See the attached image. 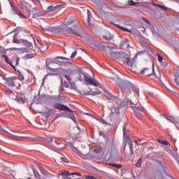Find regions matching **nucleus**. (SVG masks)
<instances>
[{
  "instance_id": "56",
  "label": "nucleus",
  "mask_w": 179,
  "mask_h": 179,
  "mask_svg": "<svg viewBox=\"0 0 179 179\" xmlns=\"http://www.w3.org/2000/svg\"><path fill=\"white\" fill-rule=\"evenodd\" d=\"M135 2L132 0L129 1V5H130V6H134V5H135Z\"/></svg>"
},
{
  "instance_id": "3",
  "label": "nucleus",
  "mask_w": 179,
  "mask_h": 179,
  "mask_svg": "<svg viewBox=\"0 0 179 179\" xmlns=\"http://www.w3.org/2000/svg\"><path fill=\"white\" fill-rule=\"evenodd\" d=\"M80 73L84 78V81L87 83V85H90L91 86H95L97 87L99 86V83L96 81V80H94L93 78H90V76L86 72L80 71Z\"/></svg>"
},
{
  "instance_id": "28",
  "label": "nucleus",
  "mask_w": 179,
  "mask_h": 179,
  "mask_svg": "<svg viewBox=\"0 0 179 179\" xmlns=\"http://www.w3.org/2000/svg\"><path fill=\"white\" fill-rule=\"evenodd\" d=\"M0 132L1 134H6V135H9V136H13V134H10V133L8 132L5 129H3L2 127L0 126Z\"/></svg>"
},
{
  "instance_id": "8",
  "label": "nucleus",
  "mask_w": 179,
  "mask_h": 179,
  "mask_svg": "<svg viewBox=\"0 0 179 179\" xmlns=\"http://www.w3.org/2000/svg\"><path fill=\"white\" fill-rule=\"evenodd\" d=\"M17 79V77H10L7 78H4V80L6 82V85L9 86L10 87H15V80Z\"/></svg>"
},
{
  "instance_id": "13",
  "label": "nucleus",
  "mask_w": 179,
  "mask_h": 179,
  "mask_svg": "<svg viewBox=\"0 0 179 179\" xmlns=\"http://www.w3.org/2000/svg\"><path fill=\"white\" fill-rule=\"evenodd\" d=\"M129 57V56L124 52H119L118 56H117V59H122L123 61L124 64H125V62L127 59Z\"/></svg>"
},
{
  "instance_id": "48",
  "label": "nucleus",
  "mask_w": 179,
  "mask_h": 179,
  "mask_svg": "<svg viewBox=\"0 0 179 179\" xmlns=\"http://www.w3.org/2000/svg\"><path fill=\"white\" fill-rule=\"evenodd\" d=\"M18 79L20 80H24V77L23 76V75H22V73H20V72H19Z\"/></svg>"
},
{
  "instance_id": "32",
  "label": "nucleus",
  "mask_w": 179,
  "mask_h": 179,
  "mask_svg": "<svg viewBox=\"0 0 179 179\" xmlns=\"http://www.w3.org/2000/svg\"><path fill=\"white\" fill-rule=\"evenodd\" d=\"M124 64H127V66H128L129 69H131V68H132V62H131V59H129V57L126 59Z\"/></svg>"
},
{
  "instance_id": "62",
  "label": "nucleus",
  "mask_w": 179,
  "mask_h": 179,
  "mask_svg": "<svg viewBox=\"0 0 179 179\" xmlns=\"http://www.w3.org/2000/svg\"><path fill=\"white\" fill-rule=\"evenodd\" d=\"M143 52H146V50L140 51L137 55H141V54H143Z\"/></svg>"
},
{
  "instance_id": "21",
  "label": "nucleus",
  "mask_w": 179,
  "mask_h": 179,
  "mask_svg": "<svg viewBox=\"0 0 179 179\" xmlns=\"http://www.w3.org/2000/svg\"><path fill=\"white\" fill-rule=\"evenodd\" d=\"M32 170H33L34 176L35 177L36 179H42L41 175L40 174V173H38V171H37V170H36V169L33 168Z\"/></svg>"
},
{
  "instance_id": "17",
  "label": "nucleus",
  "mask_w": 179,
  "mask_h": 179,
  "mask_svg": "<svg viewBox=\"0 0 179 179\" xmlns=\"http://www.w3.org/2000/svg\"><path fill=\"white\" fill-rule=\"evenodd\" d=\"M19 6L20 8H22L23 9V10H26V12L27 13H29V15H30V13H31V10H30L29 8H27V6L24 5L23 3H20Z\"/></svg>"
},
{
  "instance_id": "49",
  "label": "nucleus",
  "mask_w": 179,
  "mask_h": 179,
  "mask_svg": "<svg viewBox=\"0 0 179 179\" xmlns=\"http://www.w3.org/2000/svg\"><path fill=\"white\" fill-rule=\"evenodd\" d=\"M99 94H100L99 92L91 91V96H97Z\"/></svg>"
},
{
  "instance_id": "7",
  "label": "nucleus",
  "mask_w": 179,
  "mask_h": 179,
  "mask_svg": "<svg viewBox=\"0 0 179 179\" xmlns=\"http://www.w3.org/2000/svg\"><path fill=\"white\" fill-rule=\"evenodd\" d=\"M73 27H74V29L71 28L66 29V33H69V34H74V36H77V37H82V35L78 31L79 30V29L78 28V25H74Z\"/></svg>"
},
{
  "instance_id": "50",
  "label": "nucleus",
  "mask_w": 179,
  "mask_h": 179,
  "mask_svg": "<svg viewBox=\"0 0 179 179\" xmlns=\"http://www.w3.org/2000/svg\"><path fill=\"white\" fill-rule=\"evenodd\" d=\"M60 159L62 160V162H63V163H68V159L64 157H61Z\"/></svg>"
},
{
  "instance_id": "39",
  "label": "nucleus",
  "mask_w": 179,
  "mask_h": 179,
  "mask_svg": "<svg viewBox=\"0 0 179 179\" xmlns=\"http://www.w3.org/2000/svg\"><path fill=\"white\" fill-rule=\"evenodd\" d=\"M22 43L23 44H24V45H26L27 47H31V45H33V44L30 42H28L26 40H22Z\"/></svg>"
},
{
  "instance_id": "35",
  "label": "nucleus",
  "mask_w": 179,
  "mask_h": 179,
  "mask_svg": "<svg viewBox=\"0 0 179 179\" xmlns=\"http://www.w3.org/2000/svg\"><path fill=\"white\" fill-rule=\"evenodd\" d=\"M69 118H70V120H72V121H73L74 124H76V125H78V120H76V117H75V115H71Z\"/></svg>"
},
{
  "instance_id": "11",
  "label": "nucleus",
  "mask_w": 179,
  "mask_h": 179,
  "mask_svg": "<svg viewBox=\"0 0 179 179\" xmlns=\"http://www.w3.org/2000/svg\"><path fill=\"white\" fill-rule=\"evenodd\" d=\"M62 176H63L64 177H69V176H72V177H75V176H77L78 177H82V175L79 173H70L68 171H64L62 173Z\"/></svg>"
},
{
  "instance_id": "23",
  "label": "nucleus",
  "mask_w": 179,
  "mask_h": 179,
  "mask_svg": "<svg viewBox=\"0 0 179 179\" xmlns=\"http://www.w3.org/2000/svg\"><path fill=\"white\" fill-rule=\"evenodd\" d=\"M125 45L127 48H129V44L128 43V39H124V40L121 41L120 48H122V47H124Z\"/></svg>"
},
{
  "instance_id": "10",
  "label": "nucleus",
  "mask_w": 179,
  "mask_h": 179,
  "mask_svg": "<svg viewBox=\"0 0 179 179\" xmlns=\"http://www.w3.org/2000/svg\"><path fill=\"white\" fill-rule=\"evenodd\" d=\"M73 22H75V18L73 17H71L69 19L66 18L65 20V22L62 24V29H66V27H68V26H71V24H72Z\"/></svg>"
},
{
  "instance_id": "4",
  "label": "nucleus",
  "mask_w": 179,
  "mask_h": 179,
  "mask_svg": "<svg viewBox=\"0 0 179 179\" xmlns=\"http://www.w3.org/2000/svg\"><path fill=\"white\" fill-rule=\"evenodd\" d=\"M146 73L147 76H152V75H154L157 79H159L160 78V73H159V76H157V74L155 73V65L152 64V70H150V69L148 68H144L142 69V71L140 72V73H141V75H143L144 73Z\"/></svg>"
},
{
  "instance_id": "40",
  "label": "nucleus",
  "mask_w": 179,
  "mask_h": 179,
  "mask_svg": "<svg viewBox=\"0 0 179 179\" xmlns=\"http://www.w3.org/2000/svg\"><path fill=\"white\" fill-rule=\"evenodd\" d=\"M53 64H57V65H65V64H66V62L56 60V61L53 62Z\"/></svg>"
},
{
  "instance_id": "20",
  "label": "nucleus",
  "mask_w": 179,
  "mask_h": 179,
  "mask_svg": "<svg viewBox=\"0 0 179 179\" xmlns=\"http://www.w3.org/2000/svg\"><path fill=\"white\" fill-rule=\"evenodd\" d=\"M15 50H17L20 52V54H23L24 52H29V48H15Z\"/></svg>"
},
{
  "instance_id": "55",
  "label": "nucleus",
  "mask_w": 179,
  "mask_h": 179,
  "mask_svg": "<svg viewBox=\"0 0 179 179\" xmlns=\"http://www.w3.org/2000/svg\"><path fill=\"white\" fill-rule=\"evenodd\" d=\"M46 69H48V71H52V72H54L55 71V69L50 67V66H47Z\"/></svg>"
},
{
  "instance_id": "47",
  "label": "nucleus",
  "mask_w": 179,
  "mask_h": 179,
  "mask_svg": "<svg viewBox=\"0 0 179 179\" xmlns=\"http://www.w3.org/2000/svg\"><path fill=\"white\" fill-rule=\"evenodd\" d=\"M13 43L19 44V40L17 38H16V35L13 36Z\"/></svg>"
},
{
  "instance_id": "2",
  "label": "nucleus",
  "mask_w": 179,
  "mask_h": 179,
  "mask_svg": "<svg viewBox=\"0 0 179 179\" xmlns=\"http://www.w3.org/2000/svg\"><path fill=\"white\" fill-rule=\"evenodd\" d=\"M116 85L122 89V92H125V90H129L128 94H131V89H134V84L127 80H117Z\"/></svg>"
},
{
  "instance_id": "42",
  "label": "nucleus",
  "mask_w": 179,
  "mask_h": 179,
  "mask_svg": "<svg viewBox=\"0 0 179 179\" xmlns=\"http://www.w3.org/2000/svg\"><path fill=\"white\" fill-rule=\"evenodd\" d=\"M171 156L173 157V159H175V160H176V162H178L179 157H178V156H177V154H176L173 152L172 154H171Z\"/></svg>"
},
{
  "instance_id": "14",
  "label": "nucleus",
  "mask_w": 179,
  "mask_h": 179,
  "mask_svg": "<svg viewBox=\"0 0 179 179\" xmlns=\"http://www.w3.org/2000/svg\"><path fill=\"white\" fill-rule=\"evenodd\" d=\"M120 54V52H114L112 50H108L107 52L108 57H110L113 59H118V55Z\"/></svg>"
},
{
  "instance_id": "25",
  "label": "nucleus",
  "mask_w": 179,
  "mask_h": 179,
  "mask_svg": "<svg viewBox=\"0 0 179 179\" xmlns=\"http://www.w3.org/2000/svg\"><path fill=\"white\" fill-rule=\"evenodd\" d=\"M114 26H115L116 27H117V29H120V30H122V31H127L128 33H131V30L127 29V28H124L123 27H121L119 24H113Z\"/></svg>"
},
{
  "instance_id": "27",
  "label": "nucleus",
  "mask_w": 179,
  "mask_h": 179,
  "mask_svg": "<svg viewBox=\"0 0 179 179\" xmlns=\"http://www.w3.org/2000/svg\"><path fill=\"white\" fill-rule=\"evenodd\" d=\"M128 145L130 149V155L132 156L134 155V143H132V141H129Z\"/></svg>"
},
{
  "instance_id": "33",
  "label": "nucleus",
  "mask_w": 179,
  "mask_h": 179,
  "mask_svg": "<svg viewBox=\"0 0 179 179\" xmlns=\"http://www.w3.org/2000/svg\"><path fill=\"white\" fill-rule=\"evenodd\" d=\"M159 143H161L162 145H165L166 146L169 145V141H164V140H161V139H157V140Z\"/></svg>"
},
{
  "instance_id": "44",
  "label": "nucleus",
  "mask_w": 179,
  "mask_h": 179,
  "mask_svg": "<svg viewBox=\"0 0 179 179\" xmlns=\"http://www.w3.org/2000/svg\"><path fill=\"white\" fill-rule=\"evenodd\" d=\"M57 59H64L65 61H69V59L68 57H62V56H59L57 57H56Z\"/></svg>"
},
{
  "instance_id": "59",
  "label": "nucleus",
  "mask_w": 179,
  "mask_h": 179,
  "mask_svg": "<svg viewBox=\"0 0 179 179\" xmlns=\"http://www.w3.org/2000/svg\"><path fill=\"white\" fill-rule=\"evenodd\" d=\"M107 48L109 50V51H111V50H114V47L111 45L108 46Z\"/></svg>"
},
{
  "instance_id": "1",
  "label": "nucleus",
  "mask_w": 179,
  "mask_h": 179,
  "mask_svg": "<svg viewBox=\"0 0 179 179\" xmlns=\"http://www.w3.org/2000/svg\"><path fill=\"white\" fill-rule=\"evenodd\" d=\"M48 143H50V146H52L55 150H65V149H66V146L69 145L73 152L77 153V155H80L79 150L75 148L72 143L66 141L64 138H61L59 137L50 138L48 141Z\"/></svg>"
},
{
  "instance_id": "63",
  "label": "nucleus",
  "mask_w": 179,
  "mask_h": 179,
  "mask_svg": "<svg viewBox=\"0 0 179 179\" xmlns=\"http://www.w3.org/2000/svg\"><path fill=\"white\" fill-rule=\"evenodd\" d=\"M144 22H145V23H148V24H150V22H149V21H148V20H146V18H143Z\"/></svg>"
},
{
  "instance_id": "60",
  "label": "nucleus",
  "mask_w": 179,
  "mask_h": 179,
  "mask_svg": "<svg viewBox=\"0 0 179 179\" xmlns=\"http://www.w3.org/2000/svg\"><path fill=\"white\" fill-rule=\"evenodd\" d=\"M85 96H91V91L85 93Z\"/></svg>"
},
{
  "instance_id": "30",
  "label": "nucleus",
  "mask_w": 179,
  "mask_h": 179,
  "mask_svg": "<svg viewBox=\"0 0 179 179\" xmlns=\"http://www.w3.org/2000/svg\"><path fill=\"white\" fill-rule=\"evenodd\" d=\"M64 77L68 80V82H69V83L71 84V86L73 87V86H75V83H72V78H71V76L68 75H65Z\"/></svg>"
},
{
  "instance_id": "31",
  "label": "nucleus",
  "mask_w": 179,
  "mask_h": 179,
  "mask_svg": "<svg viewBox=\"0 0 179 179\" xmlns=\"http://www.w3.org/2000/svg\"><path fill=\"white\" fill-rule=\"evenodd\" d=\"M13 61H15V65H19V62L20 61V58H19V57H17V55H14L13 57Z\"/></svg>"
},
{
  "instance_id": "15",
  "label": "nucleus",
  "mask_w": 179,
  "mask_h": 179,
  "mask_svg": "<svg viewBox=\"0 0 179 179\" xmlns=\"http://www.w3.org/2000/svg\"><path fill=\"white\" fill-rule=\"evenodd\" d=\"M55 114V110L54 109H50L48 112L43 113V116L45 117V118H50L51 115H54Z\"/></svg>"
},
{
  "instance_id": "26",
  "label": "nucleus",
  "mask_w": 179,
  "mask_h": 179,
  "mask_svg": "<svg viewBox=\"0 0 179 179\" xmlns=\"http://www.w3.org/2000/svg\"><path fill=\"white\" fill-rule=\"evenodd\" d=\"M38 169L42 176H44V177H47L48 176V173H47V171H45V169H44L43 166H39Z\"/></svg>"
},
{
  "instance_id": "51",
  "label": "nucleus",
  "mask_w": 179,
  "mask_h": 179,
  "mask_svg": "<svg viewBox=\"0 0 179 179\" xmlns=\"http://www.w3.org/2000/svg\"><path fill=\"white\" fill-rule=\"evenodd\" d=\"M106 94H107L108 99H112L114 97V96H113V94H111L110 92H108Z\"/></svg>"
},
{
  "instance_id": "38",
  "label": "nucleus",
  "mask_w": 179,
  "mask_h": 179,
  "mask_svg": "<svg viewBox=\"0 0 179 179\" xmlns=\"http://www.w3.org/2000/svg\"><path fill=\"white\" fill-rule=\"evenodd\" d=\"M80 72H83V71L80 70V76L76 78V80H79L80 82H83L84 78L82 77V74H81Z\"/></svg>"
},
{
  "instance_id": "58",
  "label": "nucleus",
  "mask_w": 179,
  "mask_h": 179,
  "mask_svg": "<svg viewBox=\"0 0 179 179\" xmlns=\"http://www.w3.org/2000/svg\"><path fill=\"white\" fill-rule=\"evenodd\" d=\"M161 64H162V65L163 66H168V64H167V62H161Z\"/></svg>"
},
{
  "instance_id": "41",
  "label": "nucleus",
  "mask_w": 179,
  "mask_h": 179,
  "mask_svg": "<svg viewBox=\"0 0 179 179\" xmlns=\"http://www.w3.org/2000/svg\"><path fill=\"white\" fill-rule=\"evenodd\" d=\"M166 120H168V121H171V122H176V119L173 116L166 117Z\"/></svg>"
},
{
  "instance_id": "6",
  "label": "nucleus",
  "mask_w": 179,
  "mask_h": 179,
  "mask_svg": "<svg viewBox=\"0 0 179 179\" xmlns=\"http://www.w3.org/2000/svg\"><path fill=\"white\" fill-rule=\"evenodd\" d=\"M54 107L55 108H57V110H60L61 111H67V113H73V110H72L68 106L62 103H56Z\"/></svg>"
},
{
  "instance_id": "36",
  "label": "nucleus",
  "mask_w": 179,
  "mask_h": 179,
  "mask_svg": "<svg viewBox=\"0 0 179 179\" xmlns=\"http://www.w3.org/2000/svg\"><path fill=\"white\" fill-rule=\"evenodd\" d=\"M24 59H31V58H34V54H27L24 56Z\"/></svg>"
},
{
  "instance_id": "64",
  "label": "nucleus",
  "mask_w": 179,
  "mask_h": 179,
  "mask_svg": "<svg viewBox=\"0 0 179 179\" xmlns=\"http://www.w3.org/2000/svg\"><path fill=\"white\" fill-rule=\"evenodd\" d=\"M103 90H104L105 93H106V94L109 92L108 90H107L106 88H104Z\"/></svg>"
},
{
  "instance_id": "29",
  "label": "nucleus",
  "mask_w": 179,
  "mask_h": 179,
  "mask_svg": "<svg viewBox=\"0 0 179 179\" xmlns=\"http://www.w3.org/2000/svg\"><path fill=\"white\" fill-rule=\"evenodd\" d=\"M31 12L34 16H40L38 15V13H37L38 12V9L36 7L33 8Z\"/></svg>"
},
{
  "instance_id": "19",
  "label": "nucleus",
  "mask_w": 179,
  "mask_h": 179,
  "mask_svg": "<svg viewBox=\"0 0 179 179\" xmlns=\"http://www.w3.org/2000/svg\"><path fill=\"white\" fill-rule=\"evenodd\" d=\"M142 160H143V155L140 156V158L135 164L136 167H138V169H141V167H142Z\"/></svg>"
},
{
  "instance_id": "54",
  "label": "nucleus",
  "mask_w": 179,
  "mask_h": 179,
  "mask_svg": "<svg viewBox=\"0 0 179 179\" xmlns=\"http://www.w3.org/2000/svg\"><path fill=\"white\" fill-rule=\"evenodd\" d=\"M158 61L159 62H163V57H162L160 55H158Z\"/></svg>"
},
{
  "instance_id": "12",
  "label": "nucleus",
  "mask_w": 179,
  "mask_h": 179,
  "mask_svg": "<svg viewBox=\"0 0 179 179\" xmlns=\"http://www.w3.org/2000/svg\"><path fill=\"white\" fill-rule=\"evenodd\" d=\"M64 8V5L62 4H59L57 6H49L47 9L48 12H54L55 10H58V9H62Z\"/></svg>"
},
{
  "instance_id": "43",
  "label": "nucleus",
  "mask_w": 179,
  "mask_h": 179,
  "mask_svg": "<svg viewBox=\"0 0 179 179\" xmlns=\"http://www.w3.org/2000/svg\"><path fill=\"white\" fill-rule=\"evenodd\" d=\"M82 179H96V178L91 176H83Z\"/></svg>"
},
{
  "instance_id": "37",
  "label": "nucleus",
  "mask_w": 179,
  "mask_h": 179,
  "mask_svg": "<svg viewBox=\"0 0 179 179\" xmlns=\"http://www.w3.org/2000/svg\"><path fill=\"white\" fill-rule=\"evenodd\" d=\"M110 166L119 169H122V164H110Z\"/></svg>"
},
{
  "instance_id": "24",
  "label": "nucleus",
  "mask_w": 179,
  "mask_h": 179,
  "mask_svg": "<svg viewBox=\"0 0 179 179\" xmlns=\"http://www.w3.org/2000/svg\"><path fill=\"white\" fill-rule=\"evenodd\" d=\"M103 37L104 40H106V41H110V40H113V38H114V36H112V34L110 33H108L106 35H104Z\"/></svg>"
},
{
  "instance_id": "52",
  "label": "nucleus",
  "mask_w": 179,
  "mask_h": 179,
  "mask_svg": "<svg viewBox=\"0 0 179 179\" xmlns=\"http://www.w3.org/2000/svg\"><path fill=\"white\" fill-rule=\"evenodd\" d=\"M99 122H101V124H103V125H107V122H106V120H104L103 119L99 120Z\"/></svg>"
},
{
  "instance_id": "53",
  "label": "nucleus",
  "mask_w": 179,
  "mask_h": 179,
  "mask_svg": "<svg viewBox=\"0 0 179 179\" xmlns=\"http://www.w3.org/2000/svg\"><path fill=\"white\" fill-rule=\"evenodd\" d=\"M76 54H78L77 51H74L71 55V58L73 59L74 57H76Z\"/></svg>"
},
{
  "instance_id": "45",
  "label": "nucleus",
  "mask_w": 179,
  "mask_h": 179,
  "mask_svg": "<svg viewBox=\"0 0 179 179\" xmlns=\"http://www.w3.org/2000/svg\"><path fill=\"white\" fill-rule=\"evenodd\" d=\"M5 91L8 94H13V91L10 90L9 88H6Z\"/></svg>"
},
{
  "instance_id": "5",
  "label": "nucleus",
  "mask_w": 179,
  "mask_h": 179,
  "mask_svg": "<svg viewBox=\"0 0 179 179\" xmlns=\"http://www.w3.org/2000/svg\"><path fill=\"white\" fill-rule=\"evenodd\" d=\"M62 26L61 25L60 27H48L45 29H43L44 31H50V33H55L57 34V33H61L64 31L62 30Z\"/></svg>"
},
{
  "instance_id": "61",
  "label": "nucleus",
  "mask_w": 179,
  "mask_h": 179,
  "mask_svg": "<svg viewBox=\"0 0 179 179\" xmlns=\"http://www.w3.org/2000/svg\"><path fill=\"white\" fill-rule=\"evenodd\" d=\"M63 85L65 86V87H69V85H68V83L64 82Z\"/></svg>"
},
{
  "instance_id": "46",
  "label": "nucleus",
  "mask_w": 179,
  "mask_h": 179,
  "mask_svg": "<svg viewBox=\"0 0 179 179\" xmlns=\"http://www.w3.org/2000/svg\"><path fill=\"white\" fill-rule=\"evenodd\" d=\"M165 150H166V152H167V153H169V155L173 154V150H171V149L169 148V147H166Z\"/></svg>"
},
{
  "instance_id": "18",
  "label": "nucleus",
  "mask_w": 179,
  "mask_h": 179,
  "mask_svg": "<svg viewBox=\"0 0 179 179\" xmlns=\"http://www.w3.org/2000/svg\"><path fill=\"white\" fill-rule=\"evenodd\" d=\"M134 111L137 115V117H143V114L142 113V111H143L142 109L140 108L136 107L134 108Z\"/></svg>"
},
{
  "instance_id": "57",
  "label": "nucleus",
  "mask_w": 179,
  "mask_h": 179,
  "mask_svg": "<svg viewBox=\"0 0 179 179\" xmlns=\"http://www.w3.org/2000/svg\"><path fill=\"white\" fill-rule=\"evenodd\" d=\"M126 131H127V126L124 125L123 127V134H124V136L127 134Z\"/></svg>"
},
{
  "instance_id": "9",
  "label": "nucleus",
  "mask_w": 179,
  "mask_h": 179,
  "mask_svg": "<svg viewBox=\"0 0 179 179\" xmlns=\"http://www.w3.org/2000/svg\"><path fill=\"white\" fill-rule=\"evenodd\" d=\"M11 8L14 13V15H17V16H19L20 19H27V17L24 15H23V13H22L20 10H19V8L13 6H11Z\"/></svg>"
},
{
  "instance_id": "16",
  "label": "nucleus",
  "mask_w": 179,
  "mask_h": 179,
  "mask_svg": "<svg viewBox=\"0 0 179 179\" xmlns=\"http://www.w3.org/2000/svg\"><path fill=\"white\" fill-rule=\"evenodd\" d=\"M3 58H4V61H6L7 64H8V65H10V66H12L13 69L16 70V66H13L12 61L9 59V57H8V56L3 55Z\"/></svg>"
},
{
  "instance_id": "34",
  "label": "nucleus",
  "mask_w": 179,
  "mask_h": 179,
  "mask_svg": "<svg viewBox=\"0 0 179 179\" xmlns=\"http://www.w3.org/2000/svg\"><path fill=\"white\" fill-rule=\"evenodd\" d=\"M92 17H90V10H87V22L89 24V26H92V24H90V20Z\"/></svg>"
},
{
  "instance_id": "22",
  "label": "nucleus",
  "mask_w": 179,
  "mask_h": 179,
  "mask_svg": "<svg viewBox=\"0 0 179 179\" xmlns=\"http://www.w3.org/2000/svg\"><path fill=\"white\" fill-rule=\"evenodd\" d=\"M15 101L19 103L20 104H24V99H23V98H22L21 96L17 95L15 99Z\"/></svg>"
}]
</instances>
